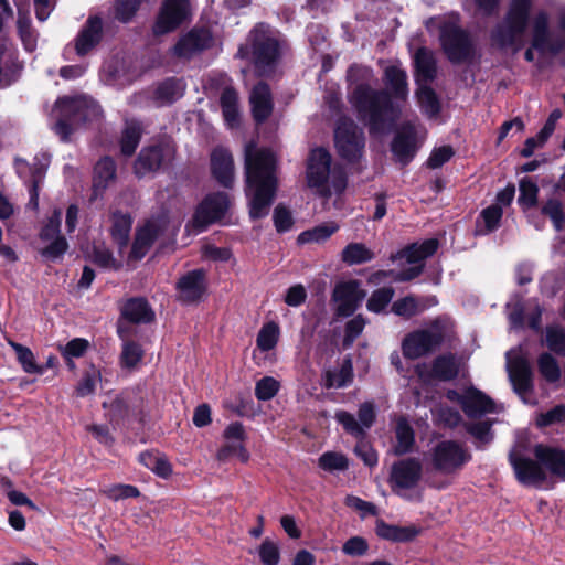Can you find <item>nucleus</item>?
Segmentation results:
<instances>
[{"instance_id":"1","label":"nucleus","mask_w":565,"mask_h":565,"mask_svg":"<svg viewBox=\"0 0 565 565\" xmlns=\"http://www.w3.org/2000/svg\"><path fill=\"white\" fill-rule=\"evenodd\" d=\"M348 81L350 83V103L360 118L369 126L370 132L381 131L398 117L401 103L405 102L408 95L405 71L396 65L385 68L384 83L394 98L387 92L374 88L377 79L367 66H351L348 71Z\"/></svg>"},{"instance_id":"2","label":"nucleus","mask_w":565,"mask_h":565,"mask_svg":"<svg viewBox=\"0 0 565 565\" xmlns=\"http://www.w3.org/2000/svg\"><path fill=\"white\" fill-rule=\"evenodd\" d=\"M244 157L249 214L260 218L268 214L275 198L277 160L270 150L258 149L254 142L245 146Z\"/></svg>"},{"instance_id":"3","label":"nucleus","mask_w":565,"mask_h":565,"mask_svg":"<svg viewBox=\"0 0 565 565\" xmlns=\"http://www.w3.org/2000/svg\"><path fill=\"white\" fill-rule=\"evenodd\" d=\"M241 58L249 60L258 76H268L280 58V43L274 30L264 23L257 24L237 52Z\"/></svg>"},{"instance_id":"4","label":"nucleus","mask_w":565,"mask_h":565,"mask_svg":"<svg viewBox=\"0 0 565 565\" xmlns=\"http://www.w3.org/2000/svg\"><path fill=\"white\" fill-rule=\"evenodd\" d=\"M100 116L99 105L86 96L58 98L51 113L55 120L53 130L62 140H67L72 131L88 121L98 120Z\"/></svg>"},{"instance_id":"5","label":"nucleus","mask_w":565,"mask_h":565,"mask_svg":"<svg viewBox=\"0 0 565 565\" xmlns=\"http://www.w3.org/2000/svg\"><path fill=\"white\" fill-rule=\"evenodd\" d=\"M306 181L308 188L322 198L341 194L348 184L342 170L331 169V156L323 148L310 151L307 159Z\"/></svg>"},{"instance_id":"6","label":"nucleus","mask_w":565,"mask_h":565,"mask_svg":"<svg viewBox=\"0 0 565 565\" xmlns=\"http://www.w3.org/2000/svg\"><path fill=\"white\" fill-rule=\"evenodd\" d=\"M451 334V322L447 318H437L426 329L414 331L404 339L403 353L408 359H418L438 349Z\"/></svg>"},{"instance_id":"7","label":"nucleus","mask_w":565,"mask_h":565,"mask_svg":"<svg viewBox=\"0 0 565 565\" xmlns=\"http://www.w3.org/2000/svg\"><path fill=\"white\" fill-rule=\"evenodd\" d=\"M438 248V241L429 238L420 244H413L392 257L393 260H405L409 267L402 271L381 270L370 277L371 282H380L384 277H392L395 281H406L417 277L424 267V259L431 256Z\"/></svg>"},{"instance_id":"8","label":"nucleus","mask_w":565,"mask_h":565,"mask_svg":"<svg viewBox=\"0 0 565 565\" xmlns=\"http://www.w3.org/2000/svg\"><path fill=\"white\" fill-rule=\"evenodd\" d=\"M531 8L532 0H512L503 22L492 33L493 42L500 47L516 45L518 50L527 26Z\"/></svg>"},{"instance_id":"9","label":"nucleus","mask_w":565,"mask_h":565,"mask_svg":"<svg viewBox=\"0 0 565 565\" xmlns=\"http://www.w3.org/2000/svg\"><path fill=\"white\" fill-rule=\"evenodd\" d=\"M428 460L436 472L454 476L471 460V454L465 444L447 439L431 447Z\"/></svg>"},{"instance_id":"10","label":"nucleus","mask_w":565,"mask_h":565,"mask_svg":"<svg viewBox=\"0 0 565 565\" xmlns=\"http://www.w3.org/2000/svg\"><path fill=\"white\" fill-rule=\"evenodd\" d=\"M179 226L180 224L171 222L166 213L150 217L142 226L138 227L130 257L141 259L150 250L156 241L175 236Z\"/></svg>"},{"instance_id":"11","label":"nucleus","mask_w":565,"mask_h":565,"mask_svg":"<svg viewBox=\"0 0 565 565\" xmlns=\"http://www.w3.org/2000/svg\"><path fill=\"white\" fill-rule=\"evenodd\" d=\"M423 467L418 459L407 458L395 462L390 473V486L394 493L406 499L417 500L419 493L415 492L420 478Z\"/></svg>"},{"instance_id":"12","label":"nucleus","mask_w":565,"mask_h":565,"mask_svg":"<svg viewBox=\"0 0 565 565\" xmlns=\"http://www.w3.org/2000/svg\"><path fill=\"white\" fill-rule=\"evenodd\" d=\"M439 38L450 62L461 63L473 56L475 45L469 33L460 29L456 22H444L440 25Z\"/></svg>"},{"instance_id":"13","label":"nucleus","mask_w":565,"mask_h":565,"mask_svg":"<svg viewBox=\"0 0 565 565\" xmlns=\"http://www.w3.org/2000/svg\"><path fill=\"white\" fill-rule=\"evenodd\" d=\"M230 207V199L225 193L207 195L196 207L192 220L186 224L190 234H198L218 222Z\"/></svg>"},{"instance_id":"14","label":"nucleus","mask_w":565,"mask_h":565,"mask_svg":"<svg viewBox=\"0 0 565 565\" xmlns=\"http://www.w3.org/2000/svg\"><path fill=\"white\" fill-rule=\"evenodd\" d=\"M334 142L339 154L355 161L362 156L364 138L361 129L349 118H341L334 131Z\"/></svg>"},{"instance_id":"15","label":"nucleus","mask_w":565,"mask_h":565,"mask_svg":"<svg viewBox=\"0 0 565 565\" xmlns=\"http://www.w3.org/2000/svg\"><path fill=\"white\" fill-rule=\"evenodd\" d=\"M366 296L359 280L349 279L335 284L332 291V303L337 316L350 317L361 306Z\"/></svg>"},{"instance_id":"16","label":"nucleus","mask_w":565,"mask_h":565,"mask_svg":"<svg viewBox=\"0 0 565 565\" xmlns=\"http://www.w3.org/2000/svg\"><path fill=\"white\" fill-rule=\"evenodd\" d=\"M191 2L192 0H166L153 24V33L157 35L169 33L190 19Z\"/></svg>"},{"instance_id":"17","label":"nucleus","mask_w":565,"mask_h":565,"mask_svg":"<svg viewBox=\"0 0 565 565\" xmlns=\"http://www.w3.org/2000/svg\"><path fill=\"white\" fill-rule=\"evenodd\" d=\"M426 132L419 131L412 124L404 125L394 137L391 150L397 162L405 166L415 157L417 150L422 146Z\"/></svg>"},{"instance_id":"18","label":"nucleus","mask_w":565,"mask_h":565,"mask_svg":"<svg viewBox=\"0 0 565 565\" xmlns=\"http://www.w3.org/2000/svg\"><path fill=\"white\" fill-rule=\"evenodd\" d=\"M507 367L513 388L520 396L523 397L533 390L531 364L527 358L522 355L521 349L507 352Z\"/></svg>"},{"instance_id":"19","label":"nucleus","mask_w":565,"mask_h":565,"mask_svg":"<svg viewBox=\"0 0 565 565\" xmlns=\"http://www.w3.org/2000/svg\"><path fill=\"white\" fill-rule=\"evenodd\" d=\"M61 218V210L55 209L40 233V237L43 242H50L42 250V255L50 259L62 257L68 248L65 237L60 235Z\"/></svg>"},{"instance_id":"20","label":"nucleus","mask_w":565,"mask_h":565,"mask_svg":"<svg viewBox=\"0 0 565 565\" xmlns=\"http://www.w3.org/2000/svg\"><path fill=\"white\" fill-rule=\"evenodd\" d=\"M213 43V35L209 29L194 28L179 39L173 47V52L178 57L190 58L210 49Z\"/></svg>"},{"instance_id":"21","label":"nucleus","mask_w":565,"mask_h":565,"mask_svg":"<svg viewBox=\"0 0 565 565\" xmlns=\"http://www.w3.org/2000/svg\"><path fill=\"white\" fill-rule=\"evenodd\" d=\"M532 45L542 54L555 55L562 51L563 45L553 40L548 30V15L545 11L535 13L532 21Z\"/></svg>"},{"instance_id":"22","label":"nucleus","mask_w":565,"mask_h":565,"mask_svg":"<svg viewBox=\"0 0 565 565\" xmlns=\"http://www.w3.org/2000/svg\"><path fill=\"white\" fill-rule=\"evenodd\" d=\"M510 462L516 479L525 486L541 487L546 480V473L537 462L520 456L515 450L510 452Z\"/></svg>"},{"instance_id":"23","label":"nucleus","mask_w":565,"mask_h":565,"mask_svg":"<svg viewBox=\"0 0 565 565\" xmlns=\"http://www.w3.org/2000/svg\"><path fill=\"white\" fill-rule=\"evenodd\" d=\"M173 152V147L168 142L143 148L135 163L136 174L141 177L156 171L164 160L172 158Z\"/></svg>"},{"instance_id":"24","label":"nucleus","mask_w":565,"mask_h":565,"mask_svg":"<svg viewBox=\"0 0 565 565\" xmlns=\"http://www.w3.org/2000/svg\"><path fill=\"white\" fill-rule=\"evenodd\" d=\"M416 373L423 381H450L459 373V362L452 354L440 355L434 361L430 370L427 364H419L416 366Z\"/></svg>"},{"instance_id":"25","label":"nucleus","mask_w":565,"mask_h":565,"mask_svg":"<svg viewBox=\"0 0 565 565\" xmlns=\"http://www.w3.org/2000/svg\"><path fill=\"white\" fill-rule=\"evenodd\" d=\"M461 407L465 414L471 418L501 411L489 396L475 387H470L463 393Z\"/></svg>"},{"instance_id":"26","label":"nucleus","mask_w":565,"mask_h":565,"mask_svg":"<svg viewBox=\"0 0 565 565\" xmlns=\"http://www.w3.org/2000/svg\"><path fill=\"white\" fill-rule=\"evenodd\" d=\"M211 169L214 178L225 188L234 181V161L231 152L223 147L215 148L211 153Z\"/></svg>"},{"instance_id":"27","label":"nucleus","mask_w":565,"mask_h":565,"mask_svg":"<svg viewBox=\"0 0 565 565\" xmlns=\"http://www.w3.org/2000/svg\"><path fill=\"white\" fill-rule=\"evenodd\" d=\"M180 299L191 303L199 301L205 292V275L196 269L184 275L178 282Z\"/></svg>"},{"instance_id":"28","label":"nucleus","mask_w":565,"mask_h":565,"mask_svg":"<svg viewBox=\"0 0 565 565\" xmlns=\"http://www.w3.org/2000/svg\"><path fill=\"white\" fill-rule=\"evenodd\" d=\"M103 21L99 17H90L75 40V51L83 56L90 51L100 40Z\"/></svg>"},{"instance_id":"29","label":"nucleus","mask_w":565,"mask_h":565,"mask_svg":"<svg viewBox=\"0 0 565 565\" xmlns=\"http://www.w3.org/2000/svg\"><path fill=\"white\" fill-rule=\"evenodd\" d=\"M534 455L539 462L554 476L565 478V451L557 448L536 445Z\"/></svg>"},{"instance_id":"30","label":"nucleus","mask_w":565,"mask_h":565,"mask_svg":"<svg viewBox=\"0 0 565 565\" xmlns=\"http://www.w3.org/2000/svg\"><path fill=\"white\" fill-rule=\"evenodd\" d=\"M249 102L256 121L266 120L273 111L271 93L267 84L259 83L250 92Z\"/></svg>"},{"instance_id":"31","label":"nucleus","mask_w":565,"mask_h":565,"mask_svg":"<svg viewBox=\"0 0 565 565\" xmlns=\"http://www.w3.org/2000/svg\"><path fill=\"white\" fill-rule=\"evenodd\" d=\"M375 531L381 539L398 543L409 542L419 534V529L415 525L399 526L382 520L376 522Z\"/></svg>"},{"instance_id":"32","label":"nucleus","mask_w":565,"mask_h":565,"mask_svg":"<svg viewBox=\"0 0 565 565\" xmlns=\"http://www.w3.org/2000/svg\"><path fill=\"white\" fill-rule=\"evenodd\" d=\"M122 317L134 323H148L154 319V312L145 299H129L121 310Z\"/></svg>"},{"instance_id":"33","label":"nucleus","mask_w":565,"mask_h":565,"mask_svg":"<svg viewBox=\"0 0 565 565\" xmlns=\"http://www.w3.org/2000/svg\"><path fill=\"white\" fill-rule=\"evenodd\" d=\"M416 79L418 84H426L436 75V60L431 51L422 47L415 54Z\"/></svg>"},{"instance_id":"34","label":"nucleus","mask_w":565,"mask_h":565,"mask_svg":"<svg viewBox=\"0 0 565 565\" xmlns=\"http://www.w3.org/2000/svg\"><path fill=\"white\" fill-rule=\"evenodd\" d=\"M224 121L227 127L234 128L239 124L238 96L235 89L226 87L220 98Z\"/></svg>"},{"instance_id":"35","label":"nucleus","mask_w":565,"mask_h":565,"mask_svg":"<svg viewBox=\"0 0 565 565\" xmlns=\"http://www.w3.org/2000/svg\"><path fill=\"white\" fill-rule=\"evenodd\" d=\"M353 381V364L351 358H347L340 367L329 370L324 374V386L327 388H342Z\"/></svg>"},{"instance_id":"36","label":"nucleus","mask_w":565,"mask_h":565,"mask_svg":"<svg viewBox=\"0 0 565 565\" xmlns=\"http://www.w3.org/2000/svg\"><path fill=\"white\" fill-rule=\"evenodd\" d=\"M15 170L20 178L25 179L29 173H32V185L30 188L29 205L34 210L39 206V183L43 179L44 168L31 169L30 164L24 159H15Z\"/></svg>"},{"instance_id":"37","label":"nucleus","mask_w":565,"mask_h":565,"mask_svg":"<svg viewBox=\"0 0 565 565\" xmlns=\"http://www.w3.org/2000/svg\"><path fill=\"white\" fill-rule=\"evenodd\" d=\"M184 90L185 84L182 79L168 78L158 85L154 95L160 104H170L181 98Z\"/></svg>"},{"instance_id":"38","label":"nucleus","mask_w":565,"mask_h":565,"mask_svg":"<svg viewBox=\"0 0 565 565\" xmlns=\"http://www.w3.org/2000/svg\"><path fill=\"white\" fill-rule=\"evenodd\" d=\"M116 177V164L114 160L109 157H105L100 159L94 170V190L97 193L98 191L105 190L110 182L115 180Z\"/></svg>"},{"instance_id":"39","label":"nucleus","mask_w":565,"mask_h":565,"mask_svg":"<svg viewBox=\"0 0 565 565\" xmlns=\"http://www.w3.org/2000/svg\"><path fill=\"white\" fill-rule=\"evenodd\" d=\"M396 445L395 454L404 455L412 450L415 443V434L406 418L401 417L395 427Z\"/></svg>"},{"instance_id":"40","label":"nucleus","mask_w":565,"mask_h":565,"mask_svg":"<svg viewBox=\"0 0 565 565\" xmlns=\"http://www.w3.org/2000/svg\"><path fill=\"white\" fill-rule=\"evenodd\" d=\"M373 258L374 253L362 243H350L341 253L342 262L350 266L367 263Z\"/></svg>"},{"instance_id":"41","label":"nucleus","mask_w":565,"mask_h":565,"mask_svg":"<svg viewBox=\"0 0 565 565\" xmlns=\"http://www.w3.org/2000/svg\"><path fill=\"white\" fill-rule=\"evenodd\" d=\"M142 134L141 125L136 120L126 121V126L120 140V150L124 156H131L139 142Z\"/></svg>"},{"instance_id":"42","label":"nucleus","mask_w":565,"mask_h":565,"mask_svg":"<svg viewBox=\"0 0 565 565\" xmlns=\"http://www.w3.org/2000/svg\"><path fill=\"white\" fill-rule=\"evenodd\" d=\"M422 111L429 118L436 117L440 110L439 100L435 92L426 84H418L416 92Z\"/></svg>"},{"instance_id":"43","label":"nucleus","mask_w":565,"mask_h":565,"mask_svg":"<svg viewBox=\"0 0 565 565\" xmlns=\"http://www.w3.org/2000/svg\"><path fill=\"white\" fill-rule=\"evenodd\" d=\"M279 337V326L274 321L266 322L258 331L256 339L257 348L263 352L270 351L277 345Z\"/></svg>"},{"instance_id":"44","label":"nucleus","mask_w":565,"mask_h":565,"mask_svg":"<svg viewBox=\"0 0 565 565\" xmlns=\"http://www.w3.org/2000/svg\"><path fill=\"white\" fill-rule=\"evenodd\" d=\"M542 343L553 353L565 356V329L556 324L547 326Z\"/></svg>"},{"instance_id":"45","label":"nucleus","mask_w":565,"mask_h":565,"mask_svg":"<svg viewBox=\"0 0 565 565\" xmlns=\"http://www.w3.org/2000/svg\"><path fill=\"white\" fill-rule=\"evenodd\" d=\"M111 235L119 245H126L129 238L132 220L129 214L115 212L111 216Z\"/></svg>"},{"instance_id":"46","label":"nucleus","mask_w":565,"mask_h":565,"mask_svg":"<svg viewBox=\"0 0 565 565\" xmlns=\"http://www.w3.org/2000/svg\"><path fill=\"white\" fill-rule=\"evenodd\" d=\"M537 367L540 374L548 383L559 381L562 372L557 360L548 352H544L537 358Z\"/></svg>"},{"instance_id":"47","label":"nucleus","mask_w":565,"mask_h":565,"mask_svg":"<svg viewBox=\"0 0 565 565\" xmlns=\"http://www.w3.org/2000/svg\"><path fill=\"white\" fill-rule=\"evenodd\" d=\"M339 226L334 222L324 223L313 227L312 230L305 231L298 236L300 244L305 243H321L327 241L333 233L338 231Z\"/></svg>"},{"instance_id":"48","label":"nucleus","mask_w":565,"mask_h":565,"mask_svg":"<svg viewBox=\"0 0 565 565\" xmlns=\"http://www.w3.org/2000/svg\"><path fill=\"white\" fill-rule=\"evenodd\" d=\"M143 351L141 347L132 341H125L120 354V365L124 369L134 370L141 362Z\"/></svg>"},{"instance_id":"49","label":"nucleus","mask_w":565,"mask_h":565,"mask_svg":"<svg viewBox=\"0 0 565 565\" xmlns=\"http://www.w3.org/2000/svg\"><path fill=\"white\" fill-rule=\"evenodd\" d=\"M232 457H237L242 462H247L249 454L241 441L225 439L224 445L218 449L216 458L220 461H226Z\"/></svg>"},{"instance_id":"50","label":"nucleus","mask_w":565,"mask_h":565,"mask_svg":"<svg viewBox=\"0 0 565 565\" xmlns=\"http://www.w3.org/2000/svg\"><path fill=\"white\" fill-rule=\"evenodd\" d=\"M318 466L328 472L344 471L349 467L347 457L337 451H327L318 459Z\"/></svg>"},{"instance_id":"51","label":"nucleus","mask_w":565,"mask_h":565,"mask_svg":"<svg viewBox=\"0 0 565 565\" xmlns=\"http://www.w3.org/2000/svg\"><path fill=\"white\" fill-rule=\"evenodd\" d=\"M9 344L14 350L17 359L22 365L24 372L30 374L42 373L41 367H39L35 363L34 354L28 347L13 341H9Z\"/></svg>"},{"instance_id":"52","label":"nucleus","mask_w":565,"mask_h":565,"mask_svg":"<svg viewBox=\"0 0 565 565\" xmlns=\"http://www.w3.org/2000/svg\"><path fill=\"white\" fill-rule=\"evenodd\" d=\"M394 294L395 291L392 287L375 290L367 300V309L375 313L382 312L392 301Z\"/></svg>"},{"instance_id":"53","label":"nucleus","mask_w":565,"mask_h":565,"mask_svg":"<svg viewBox=\"0 0 565 565\" xmlns=\"http://www.w3.org/2000/svg\"><path fill=\"white\" fill-rule=\"evenodd\" d=\"M539 194L537 184L532 181L530 178H524L520 181V194L518 198L519 204L529 209L536 204Z\"/></svg>"},{"instance_id":"54","label":"nucleus","mask_w":565,"mask_h":565,"mask_svg":"<svg viewBox=\"0 0 565 565\" xmlns=\"http://www.w3.org/2000/svg\"><path fill=\"white\" fill-rule=\"evenodd\" d=\"M102 375L98 370L92 366L87 370L79 383L77 384L75 392L79 397L92 395L95 392L96 385L100 382Z\"/></svg>"},{"instance_id":"55","label":"nucleus","mask_w":565,"mask_h":565,"mask_svg":"<svg viewBox=\"0 0 565 565\" xmlns=\"http://www.w3.org/2000/svg\"><path fill=\"white\" fill-rule=\"evenodd\" d=\"M140 461L151 469L153 472H156L158 476L162 478H167L172 473V468L170 462L161 457V456H154L152 454H141L140 455Z\"/></svg>"},{"instance_id":"56","label":"nucleus","mask_w":565,"mask_h":565,"mask_svg":"<svg viewBox=\"0 0 565 565\" xmlns=\"http://www.w3.org/2000/svg\"><path fill=\"white\" fill-rule=\"evenodd\" d=\"M424 310L416 298L412 296L404 297L395 301L392 306V311L401 317L411 318Z\"/></svg>"},{"instance_id":"57","label":"nucleus","mask_w":565,"mask_h":565,"mask_svg":"<svg viewBox=\"0 0 565 565\" xmlns=\"http://www.w3.org/2000/svg\"><path fill=\"white\" fill-rule=\"evenodd\" d=\"M502 214V207L498 205H491L484 209L480 214V220L484 228H480L479 233L487 234L494 231L500 224Z\"/></svg>"},{"instance_id":"58","label":"nucleus","mask_w":565,"mask_h":565,"mask_svg":"<svg viewBox=\"0 0 565 565\" xmlns=\"http://www.w3.org/2000/svg\"><path fill=\"white\" fill-rule=\"evenodd\" d=\"M102 492L113 501H119L128 498H137L140 494L137 487L122 483L106 487L102 490Z\"/></svg>"},{"instance_id":"59","label":"nucleus","mask_w":565,"mask_h":565,"mask_svg":"<svg viewBox=\"0 0 565 565\" xmlns=\"http://www.w3.org/2000/svg\"><path fill=\"white\" fill-rule=\"evenodd\" d=\"M280 388V384L271 376L260 379L255 386V395L259 401H269L276 396Z\"/></svg>"},{"instance_id":"60","label":"nucleus","mask_w":565,"mask_h":565,"mask_svg":"<svg viewBox=\"0 0 565 565\" xmlns=\"http://www.w3.org/2000/svg\"><path fill=\"white\" fill-rule=\"evenodd\" d=\"M365 323V319L361 315L355 316L347 322L343 338L344 347L348 348L353 344L355 339L363 332Z\"/></svg>"},{"instance_id":"61","label":"nucleus","mask_w":565,"mask_h":565,"mask_svg":"<svg viewBox=\"0 0 565 565\" xmlns=\"http://www.w3.org/2000/svg\"><path fill=\"white\" fill-rule=\"evenodd\" d=\"M140 7V0H118L115 3V17L121 22H129Z\"/></svg>"},{"instance_id":"62","label":"nucleus","mask_w":565,"mask_h":565,"mask_svg":"<svg viewBox=\"0 0 565 565\" xmlns=\"http://www.w3.org/2000/svg\"><path fill=\"white\" fill-rule=\"evenodd\" d=\"M334 417L349 434L358 438L364 437L363 426H360L359 420L352 414L339 411Z\"/></svg>"},{"instance_id":"63","label":"nucleus","mask_w":565,"mask_h":565,"mask_svg":"<svg viewBox=\"0 0 565 565\" xmlns=\"http://www.w3.org/2000/svg\"><path fill=\"white\" fill-rule=\"evenodd\" d=\"M258 555L264 565H277L280 558L278 545L266 539L258 548Z\"/></svg>"},{"instance_id":"64","label":"nucleus","mask_w":565,"mask_h":565,"mask_svg":"<svg viewBox=\"0 0 565 565\" xmlns=\"http://www.w3.org/2000/svg\"><path fill=\"white\" fill-rule=\"evenodd\" d=\"M565 420V405H556L546 413H542L536 417V425L546 427Z\"/></svg>"}]
</instances>
